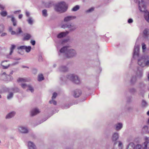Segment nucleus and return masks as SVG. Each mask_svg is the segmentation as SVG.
Listing matches in <instances>:
<instances>
[{
  "mask_svg": "<svg viewBox=\"0 0 149 149\" xmlns=\"http://www.w3.org/2000/svg\"><path fill=\"white\" fill-rule=\"evenodd\" d=\"M139 9L142 12H144V17L146 20L149 22V12L146 10H145L146 6L144 5L143 0H139Z\"/></svg>",
  "mask_w": 149,
  "mask_h": 149,
  "instance_id": "nucleus-1",
  "label": "nucleus"
},
{
  "mask_svg": "<svg viewBox=\"0 0 149 149\" xmlns=\"http://www.w3.org/2000/svg\"><path fill=\"white\" fill-rule=\"evenodd\" d=\"M69 46L64 47L60 50L61 53H66V57L68 58L72 57L76 54L75 50L69 49Z\"/></svg>",
  "mask_w": 149,
  "mask_h": 149,
  "instance_id": "nucleus-2",
  "label": "nucleus"
},
{
  "mask_svg": "<svg viewBox=\"0 0 149 149\" xmlns=\"http://www.w3.org/2000/svg\"><path fill=\"white\" fill-rule=\"evenodd\" d=\"M68 8V6L64 2L58 3L55 6V9L57 11L63 13Z\"/></svg>",
  "mask_w": 149,
  "mask_h": 149,
  "instance_id": "nucleus-3",
  "label": "nucleus"
},
{
  "mask_svg": "<svg viewBox=\"0 0 149 149\" xmlns=\"http://www.w3.org/2000/svg\"><path fill=\"white\" fill-rule=\"evenodd\" d=\"M138 64L142 67H144L146 66H148L149 65V58H142L141 59L138 60Z\"/></svg>",
  "mask_w": 149,
  "mask_h": 149,
  "instance_id": "nucleus-4",
  "label": "nucleus"
},
{
  "mask_svg": "<svg viewBox=\"0 0 149 149\" xmlns=\"http://www.w3.org/2000/svg\"><path fill=\"white\" fill-rule=\"evenodd\" d=\"M68 78L75 84H79L80 83L79 79L76 75L70 74L68 76Z\"/></svg>",
  "mask_w": 149,
  "mask_h": 149,
  "instance_id": "nucleus-5",
  "label": "nucleus"
},
{
  "mask_svg": "<svg viewBox=\"0 0 149 149\" xmlns=\"http://www.w3.org/2000/svg\"><path fill=\"white\" fill-rule=\"evenodd\" d=\"M12 28L11 27H10L9 29V31L11 32V34L12 35L15 34L18 35L22 32V31L21 30V28L20 27H19L18 28V30L19 31H16V32H15L14 31H12Z\"/></svg>",
  "mask_w": 149,
  "mask_h": 149,
  "instance_id": "nucleus-6",
  "label": "nucleus"
},
{
  "mask_svg": "<svg viewBox=\"0 0 149 149\" xmlns=\"http://www.w3.org/2000/svg\"><path fill=\"white\" fill-rule=\"evenodd\" d=\"M1 65L3 67V69H6L10 66V64L7 61H2Z\"/></svg>",
  "mask_w": 149,
  "mask_h": 149,
  "instance_id": "nucleus-7",
  "label": "nucleus"
},
{
  "mask_svg": "<svg viewBox=\"0 0 149 149\" xmlns=\"http://www.w3.org/2000/svg\"><path fill=\"white\" fill-rule=\"evenodd\" d=\"M40 111L37 108H35L33 109L31 111V114L32 116H33L39 113Z\"/></svg>",
  "mask_w": 149,
  "mask_h": 149,
  "instance_id": "nucleus-8",
  "label": "nucleus"
},
{
  "mask_svg": "<svg viewBox=\"0 0 149 149\" xmlns=\"http://www.w3.org/2000/svg\"><path fill=\"white\" fill-rule=\"evenodd\" d=\"M62 28L64 29H65V28H72V29H70V31L73 30L75 29L74 26H72V25L71 24H70L69 25H67L66 24L63 25L62 26Z\"/></svg>",
  "mask_w": 149,
  "mask_h": 149,
  "instance_id": "nucleus-9",
  "label": "nucleus"
},
{
  "mask_svg": "<svg viewBox=\"0 0 149 149\" xmlns=\"http://www.w3.org/2000/svg\"><path fill=\"white\" fill-rule=\"evenodd\" d=\"M68 33L69 32L67 31L66 32H62L58 35L57 37L58 38H62L65 37Z\"/></svg>",
  "mask_w": 149,
  "mask_h": 149,
  "instance_id": "nucleus-10",
  "label": "nucleus"
},
{
  "mask_svg": "<svg viewBox=\"0 0 149 149\" xmlns=\"http://www.w3.org/2000/svg\"><path fill=\"white\" fill-rule=\"evenodd\" d=\"M75 18L76 17L75 16H68L65 18L64 19V21L65 22H68V21H70L74 19H75Z\"/></svg>",
  "mask_w": 149,
  "mask_h": 149,
  "instance_id": "nucleus-11",
  "label": "nucleus"
},
{
  "mask_svg": "<svg viewBox=\"0 0 149 149\" xmlns=\"http://www.w3.org/2000/svg\"><path fill=\"white\" fill-rule=\"evenodd\" d=\"M81 94V91L79 90H77L74 92V96L75 97H77L79 96Z\"/></svg>",
  "mask_w": 149,
  "mask_h": 149,
  "instance_id": "nucleus-12",
  "label": "nucleus"
},
{
  "mask_svg": "<svg viewBox=\"0 0 149 149\" xmlns=\"http://www.w3.org/2000/svg\"><path fill=\"white\" fill-rule=\"evenodd\" d=\"M145 140L146 141L143 144L144 148L143 149H147V145L148 143H149V139H148V138L146 137Z\"/></svg>",
  "mask_w": 149,
  "mask_h": 149,
  "instance_id": "nucleus-13",
  "label": "nucleus"
},
{
  "mask_svg": "<svg viewBox=\"0 0 149 149\" xmlns=\"http://www.w3.org/2000/svg\"><path fill=\"white\" fill-rule=\"evenodd\" d=\"M19 131L22 133H26L28 132V130L27 128L23 127H20L19 129Z\"/></svg>",
  "mask_w": 149,
  "mask_h": 149,
  "instance_id": "nucleus-14",
  "label": "nucleus"
},
{
  "mask_svg": "<svg viewBox=\"0 0 149 149\" xmlns=\"http://www.w3.org/2000/svg\"><path fill=\"white\" fill-rule=\"evenodd\" d=\"M28 146L30 149H35L36 146L33 143L31 142H29L28 143Z\"/></svg>",
  "mask_w": 149,
  "mask_h": 149,
  "instance_id": "nucleus-15",
  "label": "nucleus"
},
{
  "mask_svg": "<svg viewBox=\"0 0 149 149\" xmlns=\"http://www.w3.org/2000/svg\"><path fill=\"white\" fill-rule=\"evenodd\" d=\"M139 51V48L138 46H135L134 51V55H137L138 56L139 55L138 52Z\"/></svg>",
  "mask_w": 149,
  "mask_h": 149,
  "instance_id": "nucleus-16",
  "label": "nucleus"
},
{
  "mask_svg": "<svg viewBox=\"0 0 149 149\" xmlns=\"http://www.w3.org/2000/svg\"><path fill=\"white\" fill-rule=\"evenodd\" d=\"M15 113L14 112H11L8 114L6 117V119H8L13 117L15 115Z\"/></svg>",
  "mask_w": 149,
  "mask_h": 149,
  "instance_id": "nucleus-17",
  "label": "nucleus"
},
{
  "mask_svg": "<svg viewBox=\"0 0 149 149\" xmlns=\"http://www.w3.org/2000/svg\"><path fill=\"white\" fill-rule=\"evenodd\" d=\"M118 138V134L117 133H115L113 136L112 139L113 141H116Z\"/></svg>",
  "mask_w": 149,
  "mask_h": 149,
  "instance_id": "nucleus-18",
  "label": "nucleus"
},
{
  "mask_svg": "<svg viewBox=\"0 0 149 149\" xmlns=\"http://www.w3.org/2000/svg\"><path fill=\"white\" fill-rule=\"evenodd\" d=\"M127 149H135V145L133 143H130L127 147Z\"/></svg>",
  "mask_w": 149,
  "mask_h": 149,
  "instance_id": "nucleus-19",
  "label": "nucleus"
},
{
  "mask_svg": "<svg viewBox=\"0 0 149 149\" xmlns=\"http://www.w3.org/2000/svg\"><path fill=\"white\" fill-rule=\"evenodd\" d=\"M143 36L146 37L147 35H149V29H146L143 31Z\"/></svg>",
  "mask_w": 149,
  "mask_h": 149,
  "instance_id": "nucleus-20",
  "label": "nucleus"
},
{
  "mask_svg": "<svg viewBox=\"0 0 149 149\" xmlns=\"http://www.w3.org/2000/svg\"><path fill=\"white\" fill-rule=\"evenodd\" d=\"M31 37V36L29 34H26L24 36L23 38V40H29Z\"/></svg>",
  "mask_w": 149,
  "mask_h": 149,
  "instance_id": "nucleus-21",
  "label": "nucleus"
},
{
  "mask_svg": "<svg viewBox=\"0 0 149 149\" xmlns=\"http://www.w3.org/2000/svg\"><path fill=\"white\" fill-rule=\"evenodd\" d=\"M16 47V46L14 45H12L10 49V52L9 54L10 55H11L12 54L13 50L15 49V47Z\"/></svg>",
  "mask_w": 149,
  "mask_h": 149,
  "instance_id": "nucleus-22",
  "label": "nucleus"
},
{
  "mask_svg": "<svg viewBox=\"0 0 149 149\" xmlns=\"http://www.w3.org/2000/svg\"><path fill=\"white\" fill-rule=\"evenodd\" d=\"M122 127V124L121 123H119L116 126V129L117 130H120Z\"/></svg>",
  "mask_w": 149,
  "mask_h": 149,
  "instance_id": "nucleus-23",
  "label": "nucleus"
},
{
  "mask_svg": "<svg viewBox=\"0 0 149 149\" xmlns=\"http://www.w3.org/2000/svg\"><path fill=\"white\" fill-rule=\"evenodd\" d=\"M44 79V77L42 74H40L38 76V80L39 81H41Z\"/></svg>",
  "mask_w": 149,
  "mask_h": 149,
  "instance_id": "nucleus-24",
  "label": "nucleus"
},
{
  "mask_svg": "<svg viewBox=\"0 0 149 149\" xmlns=\"http://www.w3.org/2000/svg\"><path fill=\"white\" fill-rule=\"evenodd\" d=\"M11 21L13 23V25L14 26L16 25V21L14 17H12Z\"/></svg>",
  "mask_w": 149,
  "mask_h": 149,
  "instance_id": "nucleus-25",
  "label": "nucleus"
},
{
  "mask_svg": "<svg viewBox=\"0 0 149 149\" xmlns=\"http://www.w3.org/2000/svg\"><path fill=\"white\" fill-rule=\"evenodd\" d=\"M27 80L26 79H24L22 78H19L17 80L18 82H26L27 81Z\"/></svg>",
  "mask_w": 149,
  "mask_h": 149,
  "instance_id": "nucleus-26",
  "label": "nucleus"
},
{
  "mask_svg": "<svg viewBox=\"0 0 149 149\" xmlns=\"http://www.w3.org/2000/svg\"><path fill=\"white\" fill-rule=\"evenodd\" d=\"M0 14L3 17H5L7 15V13L5 11H3L0 13Z\"/></svg>",
  "mask_w": 149,
  "mask_h": 149,
  "instance_id": "nucleus-27",
  "label": "nucleus"
},
{
  "mask_svg": "<svg viewBox=\"0 0 149 149\" xmlns=\"http://www.w3.org/2000/svg\"><path fill=\"white\" fill-rule=\"evenodd\" d=\"M143 148L144 146L142 147L141 145L139 144H137L136 146H135V149H143Z\"/></svg>",
  "mask_w": 149,
  "mask_h": 149,
  "instance_id": "nucleus-28",
  "label": "nucleus"
},
{
  "mask_svg": "<svg viewBox=\"0 0 149 149\" xmlns=\"http://www.w3.org/2000/svg\"><path fill=\"white\" fill-rule=\"evenodd\" d=\"M42 14L43 16L45 17L47 16V10L45 9L43 10L42 11Z\"/></svg>",
  "mask_w": 149,
  "mask_h": 149,
  "instance_id": "nucleus-29",
  "label": "nucleus"
},
{
  "mask_svg": "<svg viewBox=\"0 0 149 149\" xmlns=\"http://www.w3.org/2000/svg\"><path fill=\"white\" fill-rule=\"evenodd\" d=\"M79 6L78 5H77L73 7L72 10L73 11H76L79 9Z\"/></svg>",
  "mask_w": 149,
  "mask_h": 149,
  "instance_id": "nucleus-30",
  "label": "nucleus"
},
{
  "mask_svg": "<svg viewBox=\"0 0 149 149\" xmlns=\"http://www.w3.org/2000/svg\"><path fill=\"white\" fill-rule=\"evenodd\" d=\"M31 49V47L30 46H29L28 47H25V50L27 52H29Z\"/></svg>",
  "mask_w": 149,
  "mask_h": 149,
  "instance_id": "nucleus-31",
  "label": "nucleus"
},
{
  "mask_svg": "<svg viewBox=\"0 0 149 149\" xmlns=\"http://www.w3.org/2000/svg\"><path fill=\"white\" fill-rule=\"evenodd\" d=\"M27 21L29 24H33V20L32 18H29Z\"/></svg>",
  "mask_w": 149,
  "mask_h": 149,
  "instance_id": "nucleus-32",
  "label": "nucleus"
},
{
  "mask_svg": "<svg viewBox=\"0 0 149 149\" xmlns=\"http://www.w3.org/2000/svg\"><path fill=\"white\" fill-rule=\"evenodd\" d=\"M67 68L65 66H63L61 67V70L63 72H65L67 70Z\"/></svg>",
  "mask_w": 149,
  "mask_h": 149,
  "instance_id": "nucleus-33",
  "label": "nucleus"
},
{
  "mask_svg": "<svg viewBox=\"0 0 149 149\" xmlns=\"http://www.w3.org/2000/svg\"><path fill=\"white\" fill-rule=\"evenodd\" d=\"M13 93L11 92L7 96V99H9L10 98L13 97Z\"/></svg>",
  "mask_w": 149,
  "mask_h": 149,
  "instance_id": "nucleus-34",
  "label": "nucleus"
},
{
  "mask_svg": "<svg viewBox=\"0 0 149 149\" xmlns=\"http://www.w3.org/2000/svg\"><path fill=\"white\" fill-rule=\"evenodd\" d=\"M28 87L29 88V90H30L31 92H32L33 91V89L30 85H28Z\"/></svg>",
  "mask_w": 149,
  "mask_h": 149,
  "instance_id": "nucleus-35",
  "label": "nucleus"
},
{
  "mask_svg": "<svg viewBox=\"0 0 149 149\" xmlns=\"http://www.w3.org/2000/svg\"><path fill=\"white\" fill-rule=\"evenodd\" d=\"M49 103L50 104H52V103L53 104H54L55 105H56V102L55 101L53 100L50 101H49Z\"/></svg>",
  "mask_w": 149,
  "mask_h": 149,
  "instance_id": "nucleus-36",
  "label": "nucleus"
},
{
  "mask_svg": "<svg viewBox=\"0 0 149 149\" xmlns=\"http://www.w3.org/2000/svg\"><path fill=\"white\" fill-rule=\"evenodd\" d=\"M28 85L25 84H22L21 85V86L23 88H25L26 87H28Z\"/></svg>",
  "mask_w": 149,
  "mask_h": 149,
  "instance_id": "nucleus-37",
  "label": "nucleus"
},
{
  "mask_svg": "<svg viewBox=\"0 0 149 149\" xmlns=\"http://www.w3.org/2000/svg\"><path fill=\"white\" fill-rule=\"evenodd\" d=\"M94 8L92 7L90 8L89 10L86 11V12H89L93 11L94 10Z\"/></svg>",
  "mask_w": 149,
  "mask_h": 149,
  "instance_id": "nucleus-38",
  "label": "nucleus"
},
{
  "mask_svg": "<svg viewBox=\"0 0 149 149\" xmlns=\"http://www.w3.org/2000/svg\"><path fill=\"white\" fill-rule=\"evenodd\" d=\"M57 95V94L56 93H54L53 94V96L52 97V99H53L54 98H55L56 97V96Z\"/></svg>",
  "mask_w": 149,
  "mask_h": 149,
  "instance_id": "nucleus-39",
  "label": "nucleus"
},
{
  "mask_svg": "<svg viewBox=\"0 0 149 149\" xmlns=\"http://www.w3.org/2000/svg\"><path fill=\"white\" fill-rule=\"evenodd\" d=\"M142 48L143 50L146 49V45L144 43H143L142 44Z\"/></svg>",
  "mask_w": 149,
  "mask_h": 149,
  "instance_id": "nucleus-40",
  "label": "nucleus"
},
{
  "mask_svg": "<svg viewBox=\"0 0 149 149\" xmlns=\"http://www.w3.org/2000/svg\"><path fill=\"white\" fill-rule=\"evenodd\" d=\"M147 104V103L146 102L144 101L143 100L142 102V105L143 106H146Z\"/></svg>",
  "mask_w": 149,
  "mask_h": 149,
  "instance_id": "nucleus-41",
  "label": "nucleus"
},
{
  "mask_svg": "<svg viewBox=\"0 0 149 149\" xmlns=\"http://www.w3.org/2000/svg\"><path fill=\"white\" fill-rule=\"evenodd\" d=\"M26 46H20L18 48V49H25Z\"/></svg>",
  "mask_w": 149,
  "mask_h": 149,
  "instance_id": "nucleus-42",
  "label": "nucleus"
},
{
  "mask_svg": "<svg viewBox=\"0 0 149 149\" xmlns=\"http://www.w3.org/2000/svg\"><path fill=\"white\" fill-rule=\"evenodd\" d=\"M31 43L32 45H34L35 44L36 42L34 40H31Z\"/></svg>",
  "mask_w": 149,
  "mask_h": 149,
  "instance_id": "nucleus-43",
  "label": "nucleus"
},
{
  "mask_svg": "<svg viewBox=\"0 0 149 149\" xmlns=\"http://www.w3.org/2000/svg\"><path fill=\"white\" fill-rule=\"evenodd\" d=\"M133 20L132 19H130L128 20V22L129 23H131L133 22Z\"/></svg>",
  "mask_w": 149,
  "mask_h": 149,
  "instance_id": "nucleus-44",
  "label": "nucleus"
},
{
  "mask_svg": "<svg viewBox=\"0 0 149 149\" xmlns=\"http://www.w3.org/2000/svg\"><path fill=\"white\" fill-rule=\"evenodd\" d=\"M4 9V7L3 6L0 4V9L2 10H3Z\"/></svg>",
  "mask_w": 149,
  "mask_h": 149,
  "instance_id": "nucleus-45",
  "label": "nucleus"
},
{
  "mask_svg": "<svg viewBox=\"0 0 149 149\" xmlns=\"http://www.w3.org/2000/svg\"><path fill=\"white\" fill-rule=\"evenodd\" d=\"M26 15L27 17H29L30 15L29 13V12L26 11Z\"/></svg>",
  "mask_w": 149,
  "mask_h": 149,
  "instance_id": "nucleus-46",
  "label": "nucleus"
},
{
  "mask_svg": "<svg viewBox=\"0 0 149 149\" xmlns=\"http://www.w3.org/2000/svg\"><path fill=\"white\" fill-rule=\"evenodd\" d=\"M22 17V14H20L18 16V17L19 19H21Z\"/></svg>",
  "mask_w": 149,
  "mask_h": 149,
  "instance_id": "nucleus-47",
  "label": "nucleus"
},
{
  "mask_svg": "<svg viewBox=\"0 0 149 149\" xmlns=\"http://www.w3.org/2000/svg\"><path fill=\"white\" fill-rule=\"evenodd\" d=\"M13 17V15H8L7 17V18H11V19L12 18V17Z\"/></svg>",
  "mask_w": 149,
  "mask_h": 149,
  "instance_id": "nucleus-48",
  "label": "nucleus"
},
{
  "mask_svg": "<svg viewBox=\"0 0 149 149\" xmlns=\"http://www.w3.org/2000/svg\"><path fill=\"white\" fill-rule=\"evenodd\" d=\"M122 145V143L120 142H119L118 146H120Z\"/></svg>",
  "mask_w": 149,
  "mask_h": 149,
  "instance_id": "nucleus-49",
  "label": "nucleus"
},
{
  "mask_svg": "<svg viewBox=\"0 0 149 149\" xmlns=\"http://www.w3.org/2000/svg\"><path fill=\"white\" fill-rule=\"evenodd\" d=\"M6 33H2L1 35V36H5V35H6Z\"/></svg>",
  "mask_w": 149,
  "mask_h": 149,
  "instance_id": "nucleus-50",
  "label": "nucleus"
},
{
  "mask_svg": "<svg viewBox=\"0 0 149 149\" xmlns=\"http://www.w3.org/2000/svg\"><path fill=\"white\" fill-rule=\"evenodd\" d=\"M13 71H12L10 73V75H12L13 74Z\"/></svg>",
  "mask_w": 149,
  "mask_h": 149,
  "instance_id": "nucleus-51",
  "label": "nucleus"
},
{
  "mask_svg": "<svg viewBox=\"0 0 149 149\" xmlns=\"http://www.w3.org/2000/svg\"><path fill=\"white\" fill-rule=\"evenodd\" d=\"M147 113L148 115L149 116V111L147 112Z\"/></svg>",
  "mask_w": 149,
  "mask_h": 149,
  "instance_id": "nucleus-52",
  "label": "nucleus"
},
{
  "mask_svg": "<svg viewBox=\"0 0 149 149\" xmlns=\"http://www.w3.org/2000/svg\"><path fill=\"white\" fill-rule=\"evenodd\" d=\"M6 74V73L5 72H4L2 74H4V75H5Z\"/></svg>",
  "mask_w": 149,
  "mask_h": 149,
  "instance_id": "nucleus-53",
  "label": "nucleus"
},
{
  "mask_svg": "<svg viewBox=\"0 0 149 149\" xmlns=\"http://www.w3.org/2000/svg\"><path fill=\"white\" fill-rule=\"evenodd\" d=\"M3 31V30H0V33H1Z\"/></svg>",
  "mask_w": 149,
  "mask_h": 149,
  "instance_id": "nucleus-54",
  "label": "nucleus"
},
{
  "mask_svg": "<svg viewBox=\"0 0 149 149\" xmlns=\"http://www.w3.org/2000/svg\"><path fill=\"white\" fill-rule=\"evenodd\" d=\"M148 80H149V75H148Z\"/></svg>",
  "mask_w": 149,
  "mask_h": 149,
  "instance_id": "nucleus-55",
  "label": "nucleus"
},
{
  "mask_svg": "<svg viewBox=\"0 0 149 149\" xmlns=\"http://www.w3.org/2000/svg\"><path fill=\"white\" fill-rule=\"evenodd\" d=\"M144 127H147V126H145Z\"/></svg>",
  "mask_w": 149,
  "mask_h": 149,
  "instance_id": "nucleus-56",
  "label": "nucleus"
},
{
  "mask_svg": "<svg viewBox=\"0 0 149 149\" xmlns=\"http://www.w3.org/2000/svg\"><path fill=\"white\" fill-rule=\"evenodd\" d=\"M25 67H24V66H23V68H25Z\"/></svg>",
  "mask_w": 149,
  "mask_h": 149,
  "instance_id": "nucleus-57",
  "label": "nucleus"
},
{
  "mask_svg": "<svg viewBox=\"0 0 149 149\" xmlns=\"http://www.w3.org/2000/svg\"><path fill=\"white\" fill-rule=\"evenodd\" d=\"M148 123H149V119L148 120Z\"/></svg>",
  "mask_w": 149,
  "mask_h": 149,
  "instance_id": "nucleus-58",
  "label": "nucleus"
},
{
  "mask_svg": "<svg viewBox=\"0 0 149 149\" xmlns=\"http://www.w3.org/2000/svg\"><path fill=\"white\" fill-rule=\"evenodd\" d=\"M1 97V95H0V97Z\"/></svg>",
  "mask_w": 149,
  "mask_h": 149,
  "instance_id": "nucleus-59",
  "label": "nucleus"
},
{
  "mask_svg": "<svg viewBox=\"0 0 149 149\" xmlns=\"http://www.w3.org/2000/svg\"><path fill=\"white\" fill-rule=\"evenodd\" d=\"M132 80H131V82H132Z\"/></svg>",
  "mask_w": 149,
  "mask_h": 149,
  "instance_id": "nucleus-60",
  "label": "nucleus"
}]
</instances>
